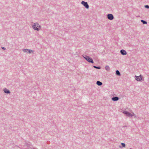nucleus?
<instances>
[{"label":"nucleus","mask_w":149,"mask_h":149,"mask_svg":"<svg viewBox=\"0 0 149 149\" xmlns=\"http://www.w3.org/2000/svg\"><path fill=\"white\" fill-rule=\"evenodd\" d=\"M23 51L24 52H27L29 53H31V52H33V51L30 50H28L27 49H24Z\"/></svg>","instance_id":"obj_7"},{"label":"nucleus","mask_w":149,"mask_h":149,"mask_svg":"<svg viewBox=\"0 0 149 149\" xmlns=\"http://www.w3.org/2000/svg\"><path fill=\"white\" fill-rule=\"evenodd\" d=\"M135 77L136 80L138 81H141L142 79V77L141 75L139 76H135Z\"/></svg>","instance_id":"obj_5"},{"label":"nucleus","mask_w":149,"mask_h":149,"mask_svg":"<svg viewBox=\"0 0 149 149\" xmlns=\"http://www.w3.org/2000/svg\"><path fill=\"white\" fill-rule=\"evenodd\" d=\"M145 7L147 8H149V6L148 5H146L145 6Z\"/></svg>","instance_id":"obj_17"},{"label":"nucleus","mask_w":149,"mask_h":149,"mask_svg":"<svg viewBox=\"0 0 149 149\" xmlns=\"http://www.w3.org/2000/svg\"><path fill=\"white\" fill-rule=\"evenodd\" d=\"M83 56L89 62L93 63V61L92 58H90L89 56L85 55Z\"/></svg>","instance_id":"obj_2"},{"label":"nucleus","mask_w":149,"mask_h":149,"mask_svg":"<svg viewBox=\"0 0 149 149\" xmlns=\"http://www.w3.org/2000/svg\"><path fill=\"white\" fill-rule=\"evenodd\" d=\"M141 22H142L143 24L147 23V22L146 21L142 20H141Z\"/></svg>","instance_id":"obj_14"},{"label":"nucleus","mask_w":149,"mask_h":149,"mask_svg":"<svg viewBox=\"0 0 149 149\" xmlns=\"http://www.w3.org/2000/svg\"><path fill=\"white\" fill-rule=\"evenodd\" d=\"M81 3L83 4L87 9H88L89 8V6L87 2H85L84 1H82Z\"/></svg>","instance_id":"obj_4"},{"label":"nucleus","mask_w":149,"mask_h":149,"mask_svg":"<svg viewBox=\"0 0 149 149\" xmlns=\"http://www.w3.org/2000/svg\"><path fill=\"white\" fill-rule=\"evenodd\" d=\"M118 100V98L117 97H115L112 98V100L113 101H117Z\"/></svg>","instance_id":"obj_9"},{"label":"nucleus","mask_w":149,"mask_h":149,"mask_svg":"<svg viewBox=\"0 0 149 149\" xmlns=\"http://www.w3.org/2000/svg\"><path fill=\"white\" fill-rule=\"evenodd\" d=\"M130 149H131V148H130Z\"/></svg>","instance_id":"obj_19"},{"label":"nucleus","mask_w":149,"mask_h":149,"mask_svg":"<svg viewBox=\"0 0 149 149\" xmlns=\"http://www.w3.org/2000/svg\"><path fill=\"white\" fill-rule=\"evenodd\" d=\"M123 113L125 114L127 116L130 117H132L134 116V114L133 113H131L127 111H125L123 112Z\"/></svg>","instance_id":"obj_3"},{"label":"nucleus","mask_w":149,"mask_h":149,"mask_svg":"<svg viewBox=\"0 0 149 149\" xmlns=\"http://www.w3.org/2000/svg\"><path fill=\"white\" fill-rule=\"evenodd\" d=\"M121 145H122V146L123 147H125V143H121Z\"/></svg>","instance_id":"obj_15"},{"label":"nucleus","mask_w":149,"mask_h":149,"mask_svg":"<svg viewBox=\"0 0 149 149\" xmlns=\"http://www.w3.org/2000/svg\"><path fill=\"white\" fill-rule=\"evenodd\" d=\"M105 69L107 70L108 71L110 70V68L108 66H106L105 67Z\"/></svg>","instance_id":"obj_12"},{"label":"nucleus","mask_w":149,"mask_h":149,"mask_svg":"<svg viewBox=\"0 0 149 149\" xmlns=\"http://www.w3.org/2000/svg\"><path fill=\"white\" fill-rule=\"evenodd\" d=\"M32 27L33 29L35 30L39 31L40 29V26L37 23L33 24Z\"/></svg>","instance_id":"obj_1"},{"label":"nucleus","mask_w":149,"mask_h":149,"mask_svg":"<svg viewBox=\"0 0 149 149\" xmlns=\"http://www.w3.org/2000/svg\"><path fill=\"white\" fill-rule=\"evenodd\" d=\"M2 48L3 49H5V48H4V47H2Z\"/></svg>","instance_id":"obj_18"},{"label":"nucleus","mask_w":149,"mask_h":149,"mask_svg":"<svg viewBox=\"0 0 149 149\" xmlns=\"http://www.w3.org/2000/svg\"><path fill=\"white\" fill-rule=\"evenodd\" d=\"M120 53L124 55H126L127 54V52L125 50L122 49L120 50Z\"/></svg>","instance_id":"obj_8"},{"label":"nucleus","mask_w":149,"mask_h":149,"mask_svg":"<svg viewBox=\"0 0 149 149\" xmlns=\"http://www.w3.org/2000/svg\"><path fill=\"white\" fill-rule=\"evenodd\" d=\"M116 73L118 75H120V73L118 70L116 71Z\"/></svg>","instance_id":"obj_13"},{"label":"nucleus","mask_w":149,"mask_h":149,"mask_svg":"<svg viewBox=\"0 0 149 149\" xmlns=\"http://www.w3.org/2000/svg\"><path fill=\"white\" fill-rule=\"evenodd\" d=\"M96 84L98 86H101L102 84V83L99 81H97Z\"/></svg>","instance_id":"obj_10"},{"label":"nucleus","mask_w":149,"mask_h":149,"mask_svg":"<svg viewBox=\"0 0 149 149\" xmlns=\"http://www.w3.org/2000/svg\"><path fill=\"white\" fill-rule=\"evenodd\" d=\"M94 67L96 68H97V69H100V67H97L95 66H94Z\"/></svg>","instance_id":"obj_16"},{"label":"nucleus","mask_w":149,"mask_h":149,"mask_svg":"<svg viewBox=\"0 0 149 149\" xmlns=\"http://www.w3.org/2000/svg\"><path fill=\"white\" fill-rule=\"evenodd\" d=\"M4 92L6 93H10V91L8 90L5 89L4 90Z\"/></svg>","instance_id":"obj_11"},{"label":"nucleus","mask_w":149,"mask_h":149,"mask_svg":"<svg viewBox=\"0 0 149 149\" xmlns=\"http://www.w3.org/2000/svg\"><path fill=\"white\" fill-rule=\"evenodd\" d=\"M108 18L110 20H112L113 19V17L111 14H109L107 15Z\"/></svg>","instance_id":"obj_6"}]
</instances>
